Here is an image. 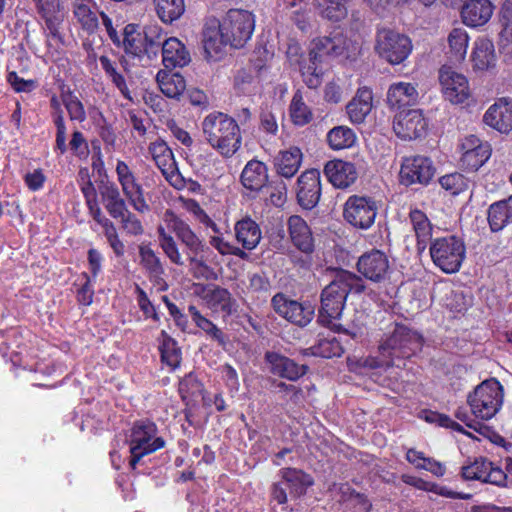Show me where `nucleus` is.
Wrapping results in <instances>:
<instances>
[{
    "label": "nucleus",
    "instance_id": "obj_12",
    "mask_svg": "<svg viewBox=\"0 0 512 512\" xmlns=\"http://www.w3.org/2000/svg\"><path fill=\"white\" fill-rule=\"evenodd\" d=\"M439 83L444 98L452 104H462L471 95L467 77L450 66L440 68Z\"/></svg>",
    "mask_w": 512,
    "mask_h": 512
},
{
    "label": "nucleus",
    "instance_id": "obj_24",
    "mask_svg": "<svg viewBox=\"0 0 512 512\" xmlns=\"http://www.w3.org/2000/svg\"><path fill=\"white\" fill-rule=\"evenodd\" d=\"M419 93L417 85L410 82H396L387 92V103L391 108L403 110L417 103Z\"/></svg>",
    "mask_w": 512,
    "mask_h": 512
},
{
    "label": "nucleus",
    "instance_id": "obj_10",
    "mask_svg": "<svg viewBox=\"0 0 512 512\" xmlns=\"http://www.w3.org/2000/svg\"><path fill=\"white\" fill-rule=\"evenodd\" d=\"M378 210V201L373 197L351 195L344 204L343 217L354 228L367 230L374 224Z\"/></svg>",
    "mask_w": 512,
    "mask_h": 512
},
{
    "label": "nucleus",
    "instance_id": "obj_46",
    "mask_svg": "<svg viewBox=\"0 0 512 512\" xmlns=\"http://www.w3.org/2000/svg\"><path fill=\"white\" fill-rule=\"evenodd\" d=\"M157 234L159 245L169 260L175 265L183 266L185 261L179 251L175 239L168 234L162 226L157 228Z\"/></svg>",
    "mask_w": 512,
    "mask_h": 512
},
{
    "label": "nucleus",
    "instance_id": "obj_16",
    "mask_svg": "<svg viewBox=\"0 0 512 512\" xmlns=\"http://www.w3.org/2000/svg\"><path fill=\"white\" fill-rule=\"evenodd\" d=\"M461 474L465 480H478L499 487L507 486V474L486 458H476L472 463L463 466Z\"/></svg>",
    "mask_w": 512,
    "mask_h": 512
},
{
    "label": "nucleus",
    "instance_id": "obj_25",
    "mask_svg": "<svg viewBox=\"0 0 512 512\" xmlns=\"http://www.w3.org/2000/svg\"><path fill=\"white\" fill-rule=\"evenodd\" d=\"M288 229L291 241L295 247L306 254L313 252L314 239L312 232L304 219L298 215L289 217Z\"/></svg>",
    "mask_w": 512,
    "mask_h": 512
},
{
    "label": "nucleus",
    "instance_id": "obj_32",
    "mask_svg": "<svg viewBox=\"0 0 512 512\" xmlns=\"http://www.w3.org/2000/svg\"><path fill=\"white\" fill-rule=\"evenodd\" d=\"M242 185L251 191H260L268 181V168L258 160H250L241 173Z\"/></svg>",
    "mask_w": 512,
    "mask_h": 512
},
{
    "label": "nucleus",
    "instance_id": "obj_56",
    "mask_svg": "<svg viewBox=\"0 0 512 512\" xmlns=\"http://www.w3.org/2000/svg\"><path fill=\"white\" fill-rule=\"evenodd\" d=\"M121 222L122 229L129 235L137 236L144 232L141 221L127 209L122 216L118 218Z\"/></svg>",
    "mask_w": 512,
    "mask_h": 512
},
{
    "label": "nucleus",
    "instance_id": "obj_34",
    "mask_svg": "<svg viewBox=\"0 0 512 512\" xmlns=\"http://www.w3.org/2000/svg\"><path fill=\"white\" fill-rule=\"evenodd\" d=\"M235 235L237 241L247 250L256 248L262 237L259 225L249 217L235 224Z\"/></svg>",
    "mask_w": 512,
    "mask_h": 512
},
{
    "label": "nucleus",
    "instance_id": "obj_19",
    "mask_svg": "<svg viewBox=\"0 0 512 512\" xmlns=\"http://www.w3.org/2000/svg\"><path fill=\"white\" fill-rule=\"evenodd\" d=\"M296 196L299 205L304 209L310 210L318 204L321 196L319 170L309 169L299 176Z\"/></svg>",
    "mask_w": 512,
    "mask_h": 512
},
{
    "label": "nucleus",
    "instance_id": "obj_40",
    "mask_svg": "<svg viewBox=\"0 0 512 512\" xmlns=\"http://www.w3.org/2000/svg\"><path fill=\"white\" fill-rule=\"evenodd\" d=\"M159 19L166 24H172L185 12L184 0H153Z\"/></svg>",
    "mask_w": 512,
    "mask_h": 512
},
{
    "label": "nucleus",
    "instance_id": "obj_61",
    "mask_svg": "<svg viewBox=\"0 0 512 512\" xmlns=\"http://www.w3.org/2000/svg\"><path fill=\"white\" fill-rule=\"evenodd\" d=\"M249 284L247 289L252 293H268L271 284L264 273H252L248 275Z\"/></svg>",
    "mask_w": 512,
    "mask_h": 512
},
{
    "label": "nucleus",
    "instance_id": "obj_13",
    "mask_svg": "<svg viewBox=\"0 0 512 512\" xmlns=\"http://www.w3.org/2000/svg\"><path fill=\"white\" fill-rule=\"evenodd\" d=\"M271 305L279 316L299 327H305L314 317L312 305L288 299L283 293L274 295Z\"/></svg>",
    "mask_w": 512,
    "mask_h": 512
},
{
    "label": "nucleus",
    "instance_id": "obj_22",
    "mask_svg": "<svg viewBox=\"0 0 512 512\" xmlns=\"http://www.w3.org/2000/svg\"><path fill=\"white\" fill-rule=\"evenodd\" d=\"M265 359L274 375L291 381L299 379L308 369L306 365H299L294 360L276 352H267Z\"/></svg>",
    "mask_w": 512,
    "mask_h": 512
},
{
    "label": "nucleus",
    "instance_id": "obj_53",
    "mask_svg": "<svg viewBox=\"0 0 512 512\" xmlns=\"http://www.w3.org/2000/svg\"><path fill=\"white\" fill-rule=\"evenodd\" d=\"M439 183L447 191L456 195L465 190L468 186L466 178L460 173H451L442 176Z\"/></svg>",
    "mask_w": 512,
    "mask_h": 512
},
{
    "label": "nucleus",
    "instance_id": "obj_38",
    "mask_svg": "<svg viewBox=\"0 0 512 512\" xmlns=\"http://www.w3.org/2000/svg\"><path fill=\"white\" fill-rule=\"evenodd\" d=\"M206 299L212 308L220 310L227 315H231L237 311V302L226 288L220 286L214 287L207 293Z\"/></svg>",
    "mask_w": 512,
    "mask_h": 512
},
{
    "label": "nucleus",
    "instance_id": "obj_33",
    "mask_svg": "<svg viewBox=\"0 0 512 512\" xmlns=\"http://www.w3.org/2000/svg\"><path fill=\"white\" fill-rule=\"evenodd\" d=\"M303 154L298 147L281 150L274 158V166L279 175L285 178L293 177L299 170Z\"/></svg>",
    "mask_w": 512,
    "mask_h": 512
},
{
    "label": "nucleus",
    "instance_id": "obj_52",
    "mask_svg": "<svg viewBox=\"0 0 512 512\" xmlns=\"http://www.w3.org/2000/svg\"><path fill=\"white\" fill-rule=\"evenodd\" d=\"M164 41L165 39H163L161 29L159 27H149L145 30V35L143 37V52L149 57H151V55L156 56L160 48L163 50Z\"/></svg>",
    "mask_w": 512,
    "mask_h": 512
},
{
    "label": "nucleus",
    "instance_id": "obj_28",
    "mask_svg": "<svg viewBox=\"0 0 512 512\" xmlns=\"http://www.w3.org/2000/svg\"><path fill=\"white\" fill-rule=\"evenodd\" d=\"M162 61L166 68L183 67L190 61V54L184 44L175 37L165 39L162 50Z\"/></svg>",
    "mask_w": 512,
    "mask_h": 512
},
{
    "label": "nucleus",
    "instance_id": "obj_49",
    "mask_svg": "<svg viewBox=\"0 0 512 512\" xmlns=\"http://www.w3.org/2000/svg\"><path fill=\"white\" fill-rule=\"evenodd\" d=\"M61 100L65 106L71 121L84 122L86 111L80 99L70 90L62 92Z\"/></svg>",
    "mask_w": 512,
    "mask_h": 512
},
{
    "label": "nucleus",
    "instance_id": "obj_17",
    "mask_svg": "<svg viewBox=\"0 0 512 512\" xmlns=\"http://www.w3.org/2000/svg\"><path fill=\"white\" fill-rule=\"evenodd\" d=\"M435 167L428 157L414 156L403 160L400 169V182L406 186L419 183L428 184L434 177Z\"/></svg>",
    "mask_w": 512,
    "mask_h": 512
},
{
    "label": "nucleus",
    "instance_id": "obj_63",
    "mask_svg": "<svg viewBox=\"0 0 512 512\" xmlns=\"http://www.w3.org/2000/svg\"><path fill=\"white\" fill-rule=\"evenodd\" d=\"M426 421L431 423H436L441 427L451 428L452 430L462 432V427L455 421H453L449 416L440 414L437 412H428L425 417Z\"/></svg>",
    "mask_w": 512,
    "mask_h": 512
},
{
    "label": "nucleus",
    "instance_id": "obj_48",
    "mask_svg": "<svg viewBox=\"0 0 512 512\" xmlns=\"http://www.w3.org/2000/svg\"><path fill=\"white\" fill-rule=\"evenodd\" d=\"M490 146L479 147L476 151L466 152L462 154L461 166L467 171H477L490 158Z\"/></svg>",
    "mask_w": 512,
    "mask_h": 512
},
{
    "label": "nucleus",
    "instance_id": "obj_3",
    "mask_svg": "<svg viewBox=\"0 0 512 512\" xmlns=\"http://www.w3.org/2000/svg\"><path fill=\"white\" fill-rule=\"evenodd\" d=\"M207 143L221 156L230 158L242 144V136L237 121L222 112L208 114L201 123Z\"/></svg>",
    "mask_w": 512,
    "mask_h": 512
},
{
    "label": "nucleus",
    "instance_id": "obj_27",
    "mask_svg": "<svg viewBox=\"0 0 512 512\" xmlns=\"http://www.w3.org/2000/svg\"><path fill=\"white\" fill-rule=\"evenodd\" d=\"M373 94L367 87L359 88L346 106L349 119L354 124H362L372 110Z\"/></svg>",
    "mask_w": 512,
    "mask_h": 512
},
{
    "label": "nucleus",
    "instance_id": "obj_14",
    "mask_svg": "<svg viewBox=\"0 0 512 512\" xmlns=\"http://www.w3.org/2000/svg\"><path fill=\"white\" fill-rule=\"evenodd\" d=\"M358 272L367 280L381 283L389 278L388 256L381 250L372 249L363 253L357 261Z\"/></svg>",
    "mask_w": 512,
    "mask_h": 512
},
{
    "label": "nucleus",
    "instance_id": "obj_39",
    "mask_svg": "<svg viewBox=\"0 0 512 512\" xmlns=\"http://www.w3.org/2000/svg\"><path fill=\"white\" fill-rule=\"evenodd\" d=\"M93 0L86 3L73 2V13L83 30L89 34H93L99 27V21L96 13L92 10L94 6Z\"/></svg>",
    "mask_w": 512,
    "mask_h": 512
},
{
    "label": "nucleus",
    "instance_id": "obj_43",
    "mask_svg": "<svg viewBox=\"0 0 512 512\" xmlns=\"http://www.w3.org/2000/svg\"><path fill=\"white\" fill-rule=\"evenodd\" d=\"M308 350L311 355L322 358L340 357L344 353L341 340L335 337L319 339L318 342Z\"/></svg>",
    "mask_w": 512,
    "mask_h": 512
},
{
    "label": "nucleus",
    "instance_id": "obj_42",
    "mask_svg": "<svg viewBox=\"0 0 512 512\" xmlns=\"http://www.w3.org/2000/svg\"><path fill=\"white\" fill-rule=\"evenodd\" d=\"M292 122L297 126H304L311 122L313 114L303 100L302 93L297 91L291 100L289 107Z\"/></svg>",
    "mask_w": 512,
    "mask_h": 512
},
{
    "label": "nucleus",
    "instance_id": "obj_11",
    "mask_svg": "<svg viewBox=\"0 0 512 512\" xmlns=\"http://www.w3.org/2000/svg\"><path fill=\"white\" fill-rule=\"evenodd\" d=\"M165 222L170 231L185 246L187 259L191 264L203 266L204 263L198 258V255L204 251L203 241L191 229L188 223L178 217L172 211H166Z\"/></svg>",
    "mask_w": 512,
    "mask_h": 512
},
{
    "label": "nucleus",
    "instance_id": "obj_50",
    "mask_svg": "<svg viewBox=\"0 0 512 512\" xmlns=\"http://www.w3.org/2000/svg\"><path fill=\"white\" fill-rule=\"evenodd\" d=\"M139 256L141 258V264L149 273L150 277L159 278L164 274V267L161 260L151 248L140 246Z\"/></svg>",
    "mask_w": 512,
    "mask_h": 512
},
{
    "label": "nucleus",
    "instance_id": "obj_35",
    "mask_svg": "<svg viewBox=\"0 0 512 512\" xmlns=\"http://www.w3.org/2000/svg\"><path fill=\"white\" fill-rule=\"evenodd\" d=\"M473 67L477 70H488L496 64L494 44L488 38H479L475 42L472 53Z\"/></svg>",
    "mask_w": 512,
    "mask_h": 512
},
{
    "label": "nucleus",
    "instance_id": "obj_62",
    "mask_svg": "<svg viewBox=\"0 0 512 512\" xmlns=\"http://www.w3.org/2000/svg\"><path fill=\"white\" fill-rule=\"evenodd\" d=\"M188 211L193 213L198 221L207 227H211L214 232H218L217 225L212 221V219L207 215V213L201 208L199 203L195 200H189L186 205Z\"/></svg>",
    "mask_w": 512,
    "mask_h": 512
},
{
    "label": "nucleus",
    "instance_id": "obj_47",
    "mask_svg": "<svg viewBox=\"0 0 512 512\" xmlns=\"http://www.w3.org/2000/svg\"><path fill=\"white\" fill-rule=\"evenodd\" d=\"M447 40L452 56L458 61L463 60L466 56L469 43V36L466 30L463 28L452 29Z\"/></svg>",
    "mask_w": 512,
    "mask_h": 512
},
{
    "label": "nucleus",
    "instance_id": "obj_37",
    "mask_svg": "<svg viewBox=\"0 0 512 512\" xmlns=\"http://www.w3.org/2000/svg\"><path fill=\"white\" fill-rule=\"evenodd\" d=\"M409 220L417 238L419 250L425 249L432 236V224L426 214L419 209L411 210Z\"/></svg>",
    "mask_w": 512,
    "mask_h": 512
},
{
    "label": "nucleus",
    "instance_id": "obj_57",
    "mask_svg": "<svg viewBox=\"0 0 512 512\" xmlns=\"http://www.w3.org/2000/svg\"><path fill=\"white\" fill-rule=\"evenodd\" d=\"M210 244L222 255H234L242 259L247 257V254L229 242L225 241L222 237L213 236L210 238Z\"/></svg>",
    "mask_w": 512,
    "mask_h": 512
},
{
    "label": "nucleus",
    "instance_id": "obj_60",
    "mask_svg": "<svg viewBox=\"0 0 512 512\" xmlns=\"http://www.w3.org/2000/svg\"><path fill=\"white\" fill-rule=\"evenodd\" d=\"M287 58L291 65H296L303 76L304 66H309L308 55L302 54V49L298 43H290L286 51Z\"/></svg>",
    "mask_w": 512,
    "mask_h": 512
},
{
    "label": "nucleus",
    "instance_id": "obj_7",
    "mask_svg": "<svg viewBox=\"0 0 512 512\" xmlns=\"http://www.w3.org/2000/svg\"><path fill=\"white\" fill-rule=\"evenodd\" d=\"M472 414L482 420L493 418L503 404V387L495 379L485 380L467 397Z\"/></svg>",
    "mask_w": 512,
    "mask_h": 512
},
{
    "label": "nucleus",
    "instance_id": "obj_4",
    "mask_svg": "<svg viewBox=\"0 0 512 512\" xmlns=\"http://www.w3.org/2000/svg\"><path fill=\"white\" fill-rule=\"evenodd\" d=\"M349 48L348 39L340 32L332 36L319 37L312 41L308 53L309 66H304L303 81L313 89L317 88L321 82L322 70L319 64L325 56L339 57L345 54Z\"/></svg>",
    "mask_w": 512,
    "mask_h": 512
},
{
    "label": "nucleus",
    "instance_id": "obj_21",
    "mask_svg": "<svg viewBox=\"0 0 512 512\" xmlns=\"http://www.w3.org/2000/svg\"><path fill=\"white\" fill-rule=\"evenodd\" d=\"M324 173L329 182L336 188L344 189L351 186L358 178V172L353 163L340 159L326 163Z\"/></svg>",
    "mask_w": 512,
    "mask_h": 512
},
{
    "label": "nucleus",
    "instance_id": "obj_51",
    "mask_svg": "<svg viewBox=\"0 0 512 512\" xmlns=\"http://www.w3.org/2000/svg\"><path fill=\"white\" fill-rule=\"evenodd\" d=\"M102 69L111 78L114 85L119 89L121 94L128 100H131L130 91L127 87L126 81L120 73L117 72L114 64L107 56H101L99 58Z\"/></svg>",
    "mask_w": 512,
    "mask_h": 512
},
{
    "label": "nucleus",
    "instance_id": "obj_58",
    "mask_svg": "<svg viewBox=\"0 0 512 512\" xmlns=\"http://www.w3.org/2000/svg\"><path fill=\"white\" fill-rule=\"evenodd\" d=\"M54 124L56 127L55 148L59 150L61 154H64L68 150V146L66 143V125L62 110L57 112L54 117Z\"/></svg>",
    "mask_w": 512,
    "mask_h": 512
},
{
    "label": "nucleus",
    "instance_id": "obj_54",
    "mask_svg": "<svg viewBox=\"0 0 512 512\" xmlns=\"http://www.w3.org/2000/svg\"><path fill=\"white\" fill-rule=\"evenodd\" d=\"M319 13L325 19L338 22L346 17L347 8L345 4L323 2L319 4Z\"/></svg>",
    "mask_w": 512,
    "mask_h": 512
},
{
    "label": "nucleus",
    "instance_id": "obj_1",
    "mask_svg": "<svg viewBox=\"0 0 512 512\" xmlns=\"http://www.w3.org/2000/svg\"><path fill=\"white\" fill-rule=\"evenodd\" d=\"M255 29V16L248 10L230 9L221 22L207 24L203 31V47L209 57L220 53L224 45L242 48Z\"/></svg>",
    "mask_w": 512,
    "mask_h": 512
},
{
    "label": "nucleus",
    "instance_id": "obj_29",
    "mask_svg": "<svg viewBox=\"0 0 512 512\" xmlns=\"http://www.w3.org/2000/svg\"><path fill=\"white\" fill-rule=\"evenodd\" d=\"M149 152L157 167L165 175L166 179L172 183V178L178 177V174L175 173L176 162L172 150L164 141L160 140L149 145Z\"/></svg>",
    "mask_w": 512,
    "mask_h": 512
},
{
    "label": "nucleus",
    "instance_id": "obj_2",
    "mask_svg": "<svg viewBox=\"0 0 512 512\" xmlns=\"http://www.w3.org/2000/svg\"><path fill=\"white\" fill-rule=\"evenodd\" d=\"M365 289V282L359 275L344 269L336 270L333 279L321 291L318 321L322 325H331L341 317L349 293L361 294Z\"/></svg>",
    "mask_w": 512,
    "mask_h": 512
},
{
    "label": "nucleus",
    "instance_id": "obj_31",
    "mask_svg": "<svg viewBox=\"0 0 512 512\" xmlns=\"http://www.w3.org/2000/svg\"><path fill=\"white\" fill-rule=\"evenodd\" d=\"M487 220L492 232H499L512 223V195L491 204L487 210Z\"/></svg>",
    "mask_w": 512,
    "mask_h": 512
},
{
    "label": "nucleus",
    "instance_id": "obj_36",
    "mask_svg": "<svg viewBox=\"0 0 512 512\" xmlns=\"http://www.w3.org/2000/svg\"><path fill=\"white\" fill-rule=\"evenodd\" d=\"M161 92L173 99H179L186 89V81L180 73L159 71L156 76Z\"/></svg>",
    "mask_w": 512,
    "mask_h": 512
},
{
    "label": "nucleus",
    "instance_id": "obj_18",
    "mask_svg": "<svg viewBox=\"0 0 512 512\" xmlns=\"http://www.w3.org/2000/svg\"><path fill=\"white\" fill-rule=\"evenodd\" d=\"M426 127L427 122L418 109H403L394 116V132L404 140L421 137Z\"/></svg>",
    "mask_w": 512,
    "mask_h": 512
},
{
    "label": "nucleus",
    "instance_id": "obj_59",
    "mask_svg": "<svg viewBox=\"0 0 512 512\" xmlns=\"http://www.w3.org/2000/svg\"><path fill=\"white\" fill-rule=\"evenodd\" d=\"M197 327H199L202 331H204L207 336H209L214 341L218 342L219 345L225 346L226 337L224 333L219 329L214 323H212L206 317H203L196 323Z\"/></svg>",
    "mask_w": 512,
    "mask_h": 512
},
{
    "label": "nucleus",
    "instance_id": "obj_45",
    "mask_svg": "<svg viewBox=\"0 0 512 512\" xmlns=\"http://www.w3.org/2000/svg\"><path fill=\"white\" fill-rule=\"evenodd\" d=\"M159 350L164 363L173 368L179 366L181 361V351L177 347V342L164 330L161 332Z\"/></svg>",
    "mask_w": 512,
    "mask_h": 512
},
{
    "label": "nucleus",
    "instance_id": "obj_6",
    "mask_svg": "<svg viewBox=\"0 0 512 512\" xmlns=\"http://www.w3.org/2000/svg\"><path fill=\"white\" fill-rule=\"evenodd\" d=\"M422 335L403 324H396L393 332L379 345V352L395 360L410 358L422 349Z\"/></svg>",
    "mask_w": 512,
    "mask_h": 512
},
{
    "label": "nucleus",
    "instance_id": "obj_5",
    "mask_svg": "<svg viewBox=\"0 0 512 512\" xmlns=\"http://www.w3.org/2000/svg\"><path fill=\"white\" fill-rule=\"evenodd\" d=\"M158 429L155 423L149 420L136 421L128 436L131 458L130 467L135 470L140 460L165 446V440L157 436Z\"/></svg>",
    "mask_w": 512,
    "mask_h": 512
},
{
    "label": "nucleus",
    "instance_id": "obj_55",
    "mask_svg": "<svg viewBox=\"0 0 512 512\" xmlns=\"http://www.w3.org/2000/svg\"><path fill=\"white\" fill-rule=\"evenodd\" d=\"M203 386L192 374L184 377L179 383V392L185 400L189 397L201 395Z\"/></svg>",
    "mask_w": 512,
    "mask_h": 512
},
{
    "label": "nucleus",
    "instance_id": "obj_23",
    "mask_svg": "<svg viewBox=\"0 0 512 512\" xmlns=\"http://www.w3.org/2000/svg\"><path fill=\"white\" fill-rule=\"evenodd\" d=\"M493 9L490 0H468L462 6L461 18L465 25L479 27L490 20Z\"/></svg>",
    "mask_w": 512,
    "mask_h": 512
},
{
    "label": "nucleus",
    "instance_id": "obj_64",
    "mask_svg": "<svg viewBox=\"0 0 512 512\" xmlns=\"http://www.w3.org/2000/svg\"><path fill=\"white\" fill-rule=\"evenodd\" d=\"M7 80L16 92H30L36 87V81L25 80L19 77L16 72H10Z\"/></svg>",
    "mask_w": 512,
    "mask_h": 512
},
{
    "label": "nucleus",
    "instance_id": "obj_8",
    "mask_svg": "<svg viewBox=\"0 0 512 512\" xmlns=\"http://www.w3.org/2000/svg\"><path fill=\"white\" fill-rule=\"evenodd\" d=\"M465 253L463 240L454 235L437 238L432 241L430 246L433 263L447 274L459 271Z\"/></svg>",
    "mask_w": 512,
    "mask_h": 512
},
{
    "label": "nucleus",
    "instance_id": "obj_15",
    "mask_svg": "<svg viewBox=\"0 0 512 512\" xmlns=\"http://www.w3.org/2000/svg\"><path fill=\"white\" fill-rule=\"evenodd\" d=\"M116 174L122 191L132 207L140 213L148 212L150 207L144 198L143 188L124 161L118 160Z\"/></svg>",
    "mask_w": 512,
    "mask_h": 512
},
{
    "label": "nucleus",
    "instance_id": "obj_44",
    "mask_svg": "<svg viewBox=\"0 0 512 512\" xmlns=\"http://www.w3.org/2000/svg\"><path fill=\"white\" fill-rule=\"evenodd\" d=\"M121 45L125 52L133 56H140L143 53V37L137 31V26L128 24L123 29Z\"/></svg>",
    "mask_w": 512,
    "mask_h": 512
},
{
    "label": "nucleus",
    "instance_id": "obj_20",
    "mask_svg": "<svg viewBox=\"0 0 512 512\" xmlns=\"http://www.w3.org/2000/svg\"><path fill=\"white\" fill-rule=\"evenodd\" d=\"M483 121L500 133L510 132L512 130V98H499L485 112Z\"/></svg>",
    "mask_w": 512,
    "mask_h": 512
},
{
    "label": "nucleus",
    "instance_id": "obj_41",
    "mask_svg": "<svg viewBox=\"0 0 512 512\" xmlns=\"http://www.w3.org/2000/svg\"><path fill=\"white\" fill-rule=\"evenodd\" d=\"M327 141L332 149L341 150L353 146L356 141V135L347 126H337L328 132Z\"/></svg>",
    "mask_w": 512,
    "mask_h": 512
},
{
    "label": "nucleus",
    "instance_id": "obj_30",
    "mask_svg": "<svg viewBox=\"0 0 512 512\" xmlns=\"http://www.w3.org/2000/svg\"><path fill=\"white\" fill-rule=\"evenodd\" d=\"M279 474L283 478V483L288 486L291 498L303 496L307 489L314 484L313 478L300 469L283 468Z\"/></svg>",
    "mask_w": 512,
    "mask_h": 512
},
{
    "label": "nucleus",
    "instance_id": "obj_9",
    "mask_svg": "<svg viewBox=\"0 0 512 512\" xmlns=\"http://www.w3.org/2000/svg\"><path fill=\"white\" fill-rule=\"evenodd\" d=\"M411 39L395 30L382 28L377 31L375 51L391 65L404 62L412 52Z\"/></svg>",
    "mask_w": 512,
    "mask_h": 512
},
{
    "label": "nucleus",
    "instance_id": "obj_26",
    "mask_svg": "<svg viewBox=\"0 0 512 512\" xmlns=\"http://www.w3.org/2000/svg\"><path fill=\"white\" fill-rule=\"evenodd\" d=\"M98 189L101 201L112 218L118 219L119 216L123 215V212H127L126 201L122 198L115 183L109 181L102 182Z\"/></svg>",
    "mask_w": 512,
    "mask_h": 512
}]
</instances>
